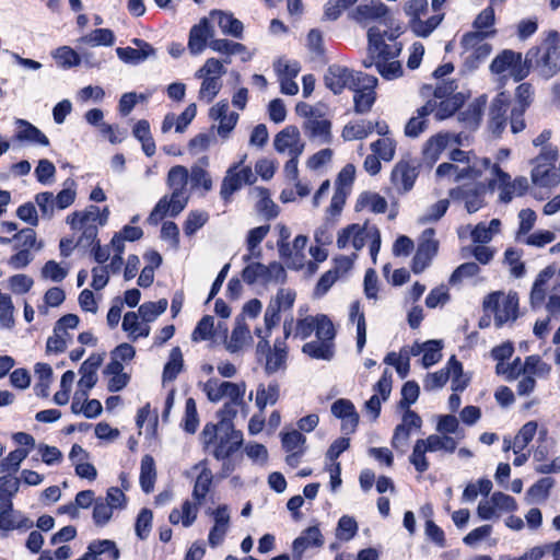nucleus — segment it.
I'll use <instances>...</instances> for the list:
<instances>
[{"instance_id":"49530a36","label":"nucleus","mask_w":560,"mask_h":560,"mask_svg":"<svg viewBox=\"0 0 560 560\" xmlns=\"http://www.w3.org/2000/svg\"><path fill=\"white\" fill-rule=\"evenodd\" d=\"M133 43L138 46V48L119 47L116 49L117 56L120 60L125 62L138 63L154 54V49L148 43H144L141 39H135Z\"/></svg>"},{"instance_id":"c85d7f7f","label":"nucleus","mask_w":560,"mask_h":560,"mask_svg":"<svg viewBox=\"0 0 560 560\" xmlns=\"http://www.w3.org/2000/svg\"><path fill=\"white\" fill-rule=\"evenodd\" d=\"M303 130L308 140L318 145L329 144L332 141L331 122L323 114L304 120Z\"/></svg>"},{"instance_id":"680f3d73","label":"nucleus","mask_w":560,"mask_h":560,"mask_svg":"<svg viewBox=\"0 0 560 560\" xmlns=\"http://www.w3.org/2000/svg\"><path fill=\"white\" fill-rule=\"evenodd\" d=\"M500 228L501 221L499 219H492L488 225L479 223L471 231V238L476 243H488L500 232Z\"/></svg>"},{"instance_id":"c756f323","label":"nucleus","mask_w":560,"mask_h":560,"mask_svg":"<svg viewBox=\"0 0 560 560\" xmlns=\"http://www.w3.org/2000/svg\"><path fill=\"white\" fill-rule=\"evenodd\" d=\"M209 115L213 120L219 121L218 133L223 138L229 136L238 120V114L230 112L226 101H221L213 105L210 108Z\"/></svg>"},{"instance_id":"9d476101","label":"nucleus","mask_w":560,"mask_h":560,"mask_svg":"<svg viewBox=\"0 0 560 560\" xmlns=\"http://www.w3.org/2000/svg\"><path fill=\"white\" fill-rule=\"evenodd\" d=\"M350 19L364 27H389L390 16L387 7L381 1L361 3L349 14Z\"/></svg>"},{"instance_id":"58836bf2","label":"nucleus","mask_w":560,"mask_h":560,"mask_svg":"<svg viewBox=\"0 0 560 560\" xmlns=\"http://www.w3.org/2000/svg\"><path fill=\"white\" fill-rule=\"evenodd\" d=\"M197 113L196 104H189L185 110L176 116L173 113L167 114L161 126V131L163 133L170 132L173 128H175L176 132H184L188 125L192 121Z\"/></svg>"},{"instance_id":"f3484780","label":"nucleus","mask_w":560,"mask_h":560,"mask_svg":"<svg viewBox=\"0 0 560 560\" xmlns=\"http://www.w3.org/2000/svg\"><path fill=\"white\" fill-rule=\"evenodd\" d=\"M460 135L441 131L431 136L422 147V159L425 163L433 165L436 163L442 153L446 149H451L454 145H460Z\"/></svg>"},{"instance_id":"0eeeda50","label":"nucleus","mask_w":560,"mask_h":560,"mask_svg":"<svg viewBox=\"0 0 560 560\" xmlns=\"http://www.w3.org/2000/svg\"><path fill=\"white\" fill-rule=\"evenodd\" d=\"M538 50L529 49L523 58L521 52L505 49L492 60L490 70L492 73L501 74L504 78H512L514 81H521L529 74L534 58Z\"/></svg>"},{"instance_id":"e2e57ef3","label":"nucleus","mask_w":560,"mask_h":560,"mask_svg":"<svg viewBox=\"0 0 560 560\" xmlns=\"http://www.w3.org/2000/svg\"><path fill=\"white\" fill-rule=\"evenodd\" d=\"M168 306L166 299H161L158 302H145L138 308L137 313L148 324L154 322L162 315Z\"/></svg>"},{"instance_id":"412c9836","label":"nucleus","mask_w":560,"mask_h":560,"mask_svg":"<svg viewBox=\"0 0 560 560\" xmlns=\"http://www.w3.org/2000/svg\"><path fill=\"white\" fill-rule=\"evenodd\" d=\"M313 332L316 337H335L336 330L331 320L323 314L306 316L296 322L294 336L300 339L308 338Z\"/></svg>"},{"instance_id":"bf43d9fd","label":"nucleus","mask_w":560,"mask_h":560,"mask_svg":"<svg viewBox=\"0 0 560 560\" xmlns=\"http://www.w3.org/2000/svg\"><path fill=\"white\" fill-rule=\"evenodd\" d=\"M435 177L438 182L447 184L465 179L463 166L450 162H444L436 167Z\"/></svg>"},{"instance_id":"338daca9","label":"nucleus","mask_w":560,"mask_h":560,"mask_svg":"<svg viewBox=\"0 0 560 560\" xmlns=\"http://www.w3.org/2000/svg\"><path fill=\"white\" fill-rule=\"evenodd\" d=\"M492 164L490 159L488 158H477L476 155L470 156V161L463 166L465 179H475L481 177L485 171H490L492 168Z\"/></svg>"},{"instance_id":"c03bdc74","label":"nucleus","mask_w":560,"mask_h":560,"mask_svg":"<svg viewBox=\"0 0 560 560\" xmlns=\"http://www.w3.org/2000/svg\"><path fill=\"white\" fill-rule=\"evenodd\" d=\"M253 341L252 334L247 325L238 319L232 330L230 339L225 342L226 350L234 354L248 347Z\"/></svg>"},{"instance_id":"1a4fd4ad","label":"nucleus","mask_w":560,"mask_h":560,"mask_svg":"<svg viewBox=\"0 0 560 560\" xmlns=\"http://www.w3.org/2000/svg\"><path fill=\"white\" fill-rule=\"evenodd\" d=\"M483 308L493 314L495 326L502 327L518 317V296L512 291L492 292L485 298Z\"/></svg>"},{"instance_id":"39448f33","label":"nucleus","mask_w":560,"mask_h":560,"mask_svg":"<svg viewBox=\"0 0 560 560\" xmlns=\"http://www.w3.org/2000/svg\"><path fill=\"white\" fill-rule=\"evenodd\" d=\"M381 232L375 225L352 223L341 229L337 235V246L340 249L352 248L354 253L361 250L366 244L373 262L381 248Z\"/></svg>"},{"instance_id":"4be33fe9","label":"nucleus","mask_w":560,"mask_h":560,"mask_svg":"<svg viewBox=\"0 0 560 560\" xmlns=\"http://www.w3.org/2000/svg\"><path fill=\"white\" fill-rule=\"evenodd\" d=\"M435 231L427 229L422 232L411 269L415 273L423 272L431 264L439 249V242L434 237Z\"/></svg>"},{"instance_id":"c9c22d12","label":"nucleus","mask_w":560,"mask_h":560,"mask_svg":"<svg viewBox=\"0 0 560 560\" xmlns=\"http://www.w3.org/2000/svg\"><path fill=\"white\" fill-rule=\"evenodd\" d=\"M462 363L455 357L448 360L447 368L438 372L430 373L423 380V387L425 390H434L443 387L451 375H460Z\"/></svg>"},{"instance_id":"0e129e2a","label":"nucleus","mask_w":560,"mask_h":560,"mask_svg":"<svg viewBox=\"0 0 560 560\" xmlns=\"http://www.w3.org/2000/svg\"><path fill=\"white\" fill-rule=\"evenodd\" d=\"M250 196L256 200L257 210L267 217L277 215L276 205L270 199L269 192L266 188L254 187L250 190Z\"/></svg>"},{"instance_id":"2f4dec72","label":"nucleus","mask_w":560,"mask_h":560,"mask_svg":"<svg viewBox=\"0 0 560 560\" xmlns=\"http://www.w3.org/2000/svg\"><path fill=\"white\" fill-rule=\"evenodd\" d=\"M509 98L504 94L495 97L490 106L489 128L492 133L499 136L505 128Z\"/></svg>"},{"instance_id":"69168bd1","label":"nucleus","mask_w":560,"mask_h":560,"mask_svg":"<svg viewBox=\"0 0 560 560\" xmlns=\"http://www.w3.org/2000/svg\"><path fill=\"white\" fill-rule=\"evenodd\" d=\"M20 479L10 475L0 477V504L10 505L12 499L19 492Z\"/></svg>"},{"instance_id":"4468645a","label":"nucleus","mask_w":560,"mask_h":560,"mask_svg":"<svg viewBox=\"0 0 560 560\" xmlns=\"http://www.w3.org/2000/svg\"><path fill=\"white\" fill-rule=\"evenodd\" d=\"M489 186H498L500 189V200L509 202L514 196H521L527 190L528 182L525 177H517L512 182L508 173L502 171L499 166L493 165L491 168V177L489 178Z\"/></svg>"},{"instance_id":"37998d69","label":"nucleus","mask_w":560,"mask_h":560,"mask_svg":"<svg viewBox=\"0 0 560 560\" xmlns=\"http://www.w3.org/2000/svg\"><path fill=\"white\" fill-rule=\"evenodd\" d=\"M15 125L18 127L15 135L18 141H27L43 147L49 145L47 136L30 121L19 118L15 120Z\"/></svg>"},{"instance_id":"4d7b16f0","label":"nucleus","mask_w":560,"mask_h":560,"mask_svg":"<svg viewBox=\"0 0 560 560\" xmlns=\"http://www.w3.org/2000/svg\"><path fill=\"white\" fill-rule=\"evenodd\" d=\"M133 137L141 142L142 150L147 156H152L155 153V142L151 136L150 124L142 119L139 120L133 129Z\"/></svg>"},{"instance_id":"393cba45","label":"nucleus","mask_w":560,"mask_h":560,"mask_svg":"<svg viewBox=\"0 0 560 560\" xmlns=\"http://www.w3.org/2000/svg\"><path fill=\"white\" fill-rule=\"evenodd\" d=\"M359 74L363 73L353 72L340 65H332L325 74V84L335 94H338L346 88L349 90L355 89V84H359Z\"/></svg>"},{"instance_id":"5fc2aeb1","label":"nucleus","mask_w":560,"mask_h":560,"mask_svg":"<svg viewBox=\"0 0 560 560\" xmlns=\"http://www.w3.org/2000/svg\"><path fill=\"white\" fill-rule=\"evenodd\" d=\"M156 479V469L155 463L151 455H144L141 459L140 466V486L142 490L147 493H150L154 489V483Z\"/></svg>"},{"instance_id":"052dcab7","label":"nucleus","mask_w":560,"mask_h":560,"mask_svg":"<svg viewBox=\"0 0 560 560\" xmlns=\"http://www.w3.org/2000/svg\"><path fill=\"white\" fill-rule=\"evenodd\" d=\"M397 141L393 137L378 138L370 143V150L384 162H390L396 155Z\"/></svg>"},{"instance_id":"e433bc0d","label":"nucleus","mask_w":560,"mask_h":560,"mask_svg":"<svg viewBox=\"0 0 560 560\" xmlns=\"http://www.w3.org/2000/svg\"><path fill=\"white\" fill-rule=\"evenodd\" d=\"M532 182L539 187H556L560 184V167L555 164H533Z\"/></svg>"},{"instance_id":"6e6d98bb","label":"nucleus","mask_w":560,"mask_h":560,"mask_svg":"<svg viewBox=\"0 0 560 560\" xmlns=\"http://www.w3.org/2000/svg\"><path fill=\"white\" fill-rule=\"evenodd\" d=\"M536 431V422H526L514 438L513 442L506 438L504 439V450L509 451L513 448L515 453H518L532 441Z\"/></svg>"},{"instance_id":"a878e982","label":"nucleus","mask_w":560,"mask_h":560,"mask_svg":"<svg viewBox=\"0 0 560 560\" xmlns=\"http://www.w3.org/2000/svg\"><path fill=\"white\" fill-rule=\"evenodd\" d=\"M273 147L278 153L300 156L305 149V143L301 139L300 130L295 126H287L276 135Z\"/></svg>"},{"instance_id":"864d4df0","label":"nucleus","mask_w":560,"mask_h":560,"mask_svg":"<svg viewBox=\"0 0 560 560\" xmlns=\"http://www.w3.org/2000/svg\"><path fill=\"white\" fill-rule=\"evenodd\" d=\"M270 231V225H260L249 230L246 237V245L249 252L248 255L244 256V260L248 261L252 257L258 258L261 255L259 244L264 241Z\"/></svg>"},{"instance_id":"4c0bfd02","label":"nucleus","mask_w":560,"mask_h":560,"mask_svg":"<svg viewBox=\"0 0 560 560\" xmlns=\"http://www.w3.org/2000/svg\"><path fill=\"white\" fill-rule=\"evenodd\" d=\"M307 244V236L298 235L293 242L288 244L285 253H279L280 258L289 268L301 269L304 266L305 254L304 248Z\"/></svg>"},{"instance_id":"ddd939ff","label":"nucleus","mask_w":560,"mask_h":560,"mask_svg":"<svg viewBox=\"0 0 560 560\" xmlns=\"http://www.w3.org/2000/svg\"><path fill=\"white\" fill-rule=\"evenodd\" d=\"M243 280L249 284L261 283H283L287 279V272L283 266L277 261L268 266L260 262L247 265L242 272Z\"/></svg>"},{"instance_id":"aec40b11","label":"nucleus","mask_w":560,"mask_h":560,"mask_svg":"<svg viewBox=\"0 0 560 560\" xmlns=\"http://www.w3.org/2000/svg\"><path fill=\"white\" fill-rule=\"evenodd\" d=\"M240 164L232 165L225 173L220 188V196L223 200L230 201L232 195L244 184H253L256 176L249 166L241 167Z\"/></svg>"},{"instance_id":"f03ea898","label":"nucleus","mask_w":560,"mask_h":560,"mask_svg":"<svg viewBox=\"0 0 560 560\" xmlns=\"http://www.w3.org/2000/svg\"><path fill=\"white\" fill-rule=\"evenodd\" d=\"M189 178L188 170L183 165L173 166L167 174V185L172 190L170 196L163 197L150 214V220L158 222L166 214L177 215L186 207L189 192L187 189Z\"/></svg>"},{"instance_id":"72a5a7b5","label":"nucleus","mask_w":560,"mask_h":560,"mask_svg":"<svg viewBox=\"0 0 560 560\" xmlns=\"http://www.w3.org/2000/svg\"><path fill=\"white\" fill-rule=\"evenodd\" d=\"M209 20L218 23L222 34L235 38L243 37L244 25L232 13L222 10H212L209 13Z\"/></svg>"},{"instance_id":"f704fd0d","label":"nucleus","mask_w":560,"mask_h":560,"mask_svg":"<svg viewBox=\"0 0 560 560\" xmlns=\"http://www.w3.org/2000/svg\"><path fill=\"white\" fill-rule=\"evenodd\" d=\"M335 337H316L315 340L306 342L302 351L316 360L330 361L335 355Z\"/></svg>"},{"instance_id":"9b49d317","label":"nucleus","mask_w":560,"mask_h":560,"mask_svg":"<svg viewBox=\"0 0 560 560\" xmlns=\"http://www.w3.org/2000/svg\"><path fill=\"white\" fill-rule=\"evenodd\" d=\"M456 89L453 81L442 82L435 88L434 98L429 102L434 103L432 114L438 120L451 117L462 106L464 100L460 93L454 94Z\"/></svg>"},{"instance_id":"6ab92c4d","label":"nucleus","mask_w":560,"mask_h":560,"mask_svg":"<svg viewBox=\"0 0 560 560\" xmlns=\"http://www.w3.org/2000/svg\"><path fill=\"white\" fill-rule=\"evenodd\" d=\"M516 509L517 504L514 498L503 492H494L489 499L479 502L477 514L481 520L488 521L499 518L502 514Z\"/></svg>"},{"instance_id":"8fccbe9b","label":"nucleus","mask_w":560,"mask_h":560,"mask_svg":"<svg viewBox=\"0 0 560 560\" xmlns=\"http://www.w3.org/2000/svg\"><path fill=\"white\" fill-rule=\"evenodd\" d=\"M355 209L357 211L368 209L374 213H384L387 209V201L377 192L364 191L359 196Z\"/></svg>"},{"instance_id":"6e6552de","label":"nucleus","mask_w":560,"mask_h":560,"mask_svg":"<svg viewBox=\"0 0 560 560\" xmlns=\"http://www.w3.org/2000/svg\"><path fill=\"white\" fill-rule=\"evenodd\" d=\"M494 34L495 31H474L463 35L462 56L467 68H478L490 56L492 46L487 40Z\"/></svg>"},{"instance_id":"7ed1b4c3","label":"nucleus","mask_w":560,"mask_h":560,"mask_svg":"<svg viewBox=\"0 0 560 560\" xmlns=\"http://www.w3.org/2000/svg\"><path fill=\"white\" fill-rule=\"evenodd\" d=\"M201 438L217 459L228 458L243 442V435L235 430L233 422H209L202 430Z\"/></svg>"},{"instance_id":"423d86ee","label":"nucleus","mask_w":560,"mask_h":560,"mask_svg":"<svg viewBox=\"0 0 560 560\" xmlns=\"http://www.w3.org/2000/svg\"><path fill=\"white\" fill-rule=\"evenodd\" d=\"M200 387L211 402H218L224 397L230 399V401L224 405L221 420H232L237 417L236 408H238L243 401L246 392L245 383H232L212 377L200 384Z\"/></svg>"},{"instance_id":"603ef678","label":"nucleus","mask_w":560,"mask_h":560,"mask_svg":"<svg viewBox=\"0 0 560 560\" xmlns=\"http://www.w3.org/2000/svg\"><path fill=\"white\" fill-rule=\"evenodd\" d=\"M101 362L98 359L95 361L91 358L85 360L81 368H80V374L81 377L79 380V387L82 392V395L85 396L88 390H90L97 382V374L96 371L100 366Z\"/></svg>"},{"instance_id":"13d9d810","label":"nucleus","mask_w":560,"mask_h":560,"mask_svg":"<svg viewBox=\"0 0 560 560\" xmlns=\"http://www.w3.org/2000/svg\"><path fill=\"white\" fill-rule=\"evenodd\" d=\"M114 42L115 35L108 28H96L77 40L79 45H86L91 47L112 46L114 45Z\"/></svg>"},{"instance_id":"cd10ccee","label":"nucleus","mask_w":560,"mask_h":560,"mask_svg":"<svg viewBox=\"0 0 560 560\" xmlns=\"http://www.w3.org/2000/svg\"><path fill=\"white\" fill-rule=\"evenodd\" d=\"M214 27L209 18H202L189 32L188 49L192 55H200L214 37Z\"/></svg>"},{"instance_id":"dca6fc26","label":"nucleus","mask_w":560,"mask_h":560,"mask_svg":"<svg viewBox=\"0 0 560 560\" xmlns=\"http://www.w3.org/2000/svg\"><path fill=\"white\" fill-rule=\"evenodd\" d=\"M419 163L416 160H399L390 172V183L398 194L409 192L419 176Z\"/></svg>"},{"instance_id":"b1692460","label":"nucleus","mask_w":560,"mask_h":560,"mask_svg":"<svg viewBox=\"0 0 560 560\" xmlns=\"http://www.w3.org/2000/svg\"><path fill=\"white\" fill-rule=\"evenodd\" d=\"M358 82L359 84H355V89H351L354 92V110L359 114H364L371 109L375 102L377 78L363 73L359 74Z\"/></svg>"},{"instance_id":"5701e85b","label":"nucleus","mask_w":560,"mask_h":560,"mask_svg":"<svg viewBox=\"0 0 560 560\" xmlns=\"http://www.w3.org/2000/svg\"><path fill=\"white\" fill-rule=\"evenodd\" d=\"M273 69L280 83V91L285 95H295L299 92V85L294 81L301 71L298 61L281 57L273 62Z\"/></svg>"},{"instance_id":"473e14b6","label":"nucleus","mask_w":560,"mask_h":560,"mask_svg":"<svg viewBox=\"0 0 560 560\" xmlns=\"http://www.w3.org/2000/svg\"><path fill=\"white\" fill-rule=\"evenodd\" d=\"M33 521L22 513L13 510V504H0V529L9 532L14 529H30Z\"/></svg>"},{"instance_id":"bb28decb","label":"nucleus","mask_w":560,"mask_h":560,"mask_svg":"<svg viewBox=\"0 0 560 560\" xmlns=\"http://www.w3.org/2000/svg\"><path fill=\"white\" fill-rule=\"evenodd\" d=\"M295 298L296 293L292 289L281 288L278 290L276 296L271 299L265 312L264 319L267 324V330L277 325L280 319V312L290 310L293 306Z\"/></svg>"},{"instance_id":"de8ad7c7","label":"nucleus","mask_w":560,"mask_h":560,"mask_svg":"<svg viewBox=\"0 0 560 560\" xmlns=\"http://www.w3.org/2000/svg\"><path fill=\"white\" fill-rule=\"evenodd\" d=\"M34 375L36 383L34 392L38 397H48L50 385L54 381V371L48 363L37 362L34 365Z\"/></svg>"},{"instance_id":"f8f14e48","label":"nucleus","mask_w":560,"mask_h":560,"mask_svg":"<svg viewBox=\"0 0 560 560\" xmlns=\"http://www.w3.org/2000/svg\"><path fill=\"white\" fill-rule=\"evenodd\" d=\"M560 36L556 31H550L538 50L534 62L540 67L541 74L552 77L560 70Z\"/></svg>"},{"instance_id":"a19ab883","label":"nucleus","mask_w":560,"mask_h":560,"mask_svg":"<svg viewBox=\"0 0 560 560\" xmlns=\"http://www.w3.org/2000/svg\"><path fill=\"white\" fill-rule=\"evenodd\" d=\"M200 503L186 500L179 508L171 511L168 520L173 525H182L184 528L190 527L197 520Z\"/></svg>"},{"instance_id":"a18cd8bd","label":"nucleus","mask_w":560,"mask_h":560,"mask_svg":"<svg viewBox=\"0 0 560 560\" xmlns=\"http://www.w3.org/2000/svg\"><path fill=\"white\" fill-rule=\"evenodd\" d=\"M290 335V326L284 323V339L276 340L273 350L268 354L266 361V370L270 373L277 372L284 366L287 360V345L285 339Z\"/></svg>"},{"instance_id":"3c124183","label":"nucleus","mask_w":560,"mask_h":560,"mask_svg":"<svg viewBox=\"0 0 560 560\" xmlns=\"http://www.w3.org/2000/svg\"><path fill=\"white\" fill-rule=\"evenodd\" d=\"M195 469L199 470V474L194 486L192 498L201 504L212 483V472L205 463L196 465Z\"/></svg>"},{"instance_id":"a211bd4d","label":"nucleus","mask_w":560,"mask_h":560,"mask_svg":"<svg viewBox=\"0 0 560 560\" xmlns=\"http://www.w3.org/2000/svg\"><path fill=\"white\" fill-rule=\"evenodd\" d=\"M79 324V317L74 314H68L62 316L54 327V334L48 337L46 342V352L61 353L63 352L69 342L72 340V336L69 329H75Z\"/></svg>"},{"instance_id":"79ce46f5","label":"nucleus","mask_w":560,"mask_h":560,"mask_svg":"<svg viewBox=\"0 0 560 560\" xmlns=\"http://www.w3.org/2000/svg\"><path fill=\"white\" fill-rule=\"evenodd\" d=\"M121 327L132 341H136L140 337H148L151 332L150 325H148L137 312H127L124 315Z\"/></svg>"},{"instance_id":"20e7f679","label":"nucleus","mask_w":560,"mask_h":560,"mask_svg":"<svg viewBox=\"0 0 560 560\" xmlns=\"http://www.w3.org/2000/svg\"><path fill=\"white\" fill-rule=\"evenodd\" d=\"M109 210L105 207L101 210L96 206H89L82 211H75L67 217V223L78 235L77 245L83 248L90 247L96 240L98 226L106 224Z\"/></svg>"},{"instance_id":"ea45409f","label":"nucleus","mask_w":560,"mask_h":560,"mask_svg":"<svg viewBox=\"0 0 560 560\" xmlns=\"http://www.w3.org/2000/svg\"><path fill=\"white\" fill-rule=\"evenodd\" d=\"M434 110V103L427 102L419 107L405 126V135L408 138H418L428 128V116Z\"/></svg>"},{"instance_id":"f257e3e1","label":"nucleus","mask_w":560,"mask_h":560,"mask_svg":"<svg viewBox=\"0 0 560 560\" xmlns=\"http://www.w3.org/2000/svg\"><path fill=\"white\" fill-rule=\"evenodd\" d=\"M401 49V44L395 40L393 33L370 27L366 56L362 63L365 68L374 67L383 79L395 80L402 75V67L398 60Z\"/></svg>"},{"instance_id":"09e8293b","label":"nucleus","mask_w":560,"mask_h":560,"mask_svg":"<svg viewBox=\"0 0 560 560\" xmlns=\"http://www.w3.org/2000/svg\"><path fill=\"white\" fill-rule=\"evenodd\" d=\"M372 133L371 120L357 119L345 125L341 138L345 141L363 140Z\"/></svg>"},{"instance_id":"2eb2a0df","label":"nucleus","mask_w":560,"mask_h":560,"mask_svg":"<svg viewBox=\"0 0 560 560\" xmlns=\"http://www.w3.org/2000/svg\"><path fill=\"white\" fill-rule=\"evenodd\" d=\"M206 515L209 516L211 522L208 542L212 548H215L224 541L231 528V509L226 504H219L215 508H208Z\"/></svg>"},{"instance_id":"7c9ffc66","label":"nucleus","mask_w":560,"mask_h":560,"mask_svg":"<svg viewBox=\"0 0 560 560\" xmlns=\"http://www.w3.org/2000/svg\"><path fill=\"white\" fill-rule=\"evenodd\" d=\"M324 545V537L317 526H311L304 529L292 542L293 556L301 559L303 555L313 548H319Z\"/></svg>"},{"instance_id":"774afa93","label":"nucleus","mask_w":560,"mask_h":560,"mask_svg":"<svg viewBox=\"0 0 560 560\" xmlns=\"http://www.w3.org/2000/svg\"><path fill=\"white\" fill-rule=\"evenodd\" d=\"M28 450L21 447L10 452L0 460V474H11L19 470L22 462L27 457Z\"/></svg>"}]
</instances>
